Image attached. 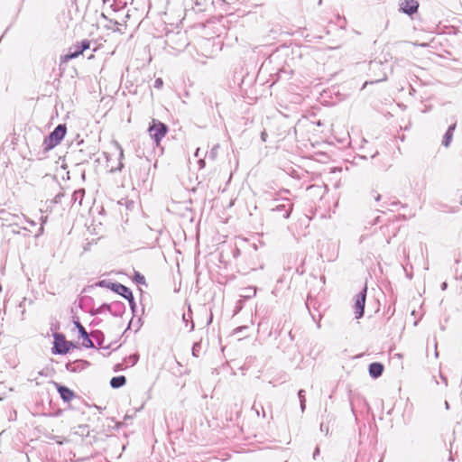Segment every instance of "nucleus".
<instances>
[{"label":"nucleus","mask_w":462,"mask_h":462,"mask_svg":"<svg viewBox=\"0 0 462 462\" xmlns=\"http://www.w3.org/2000/svg\"><path fill=\"white\" fill-rule=\"evenodd\" d=\"M110 289L126 299L129 303H134V296L131 290L121 283H111Z\"/></svg>","instance_id":"6"},{"label":"nucleus","mask_w":462,"mask_h":462,"mask_svg":"<svg viewBox=\"0 0 462 462\" xmlns=\"http://www.w3.org/2000/svg\"><path fill=\"white\" fill-rule=\"evenodd\" d=\"M66 125H59L48 136H46L42 143L44 151H50L58 145L66 134Z\"/></svg>","instance_id":"1"},{"label":"nucleus","mask_w":462,"mask_h":462,"mask_svg":"<svg viewBox=\"0 0 462 462\" xmlns=\"http://www.w3.org/2000/svg\"><path fill=\"white\" fill-rule=\"evenodd\" d=\"M110 310V306H109V305H107V304H103V305L100 307V309L98 310V311H97V312H101V311H102V310Z\"/></svg>","instance_id":"24"},{"label":"nucleus","mask_w":462,"mask_h":462,"mask_svg":"<svg viewBox=\"0 0 462 462\" xmlns=\"http://www.w3.org/2000/svg\"><path fill=\"white\" fill-rule=\"evenodd\" d=\"M456 123L452 124L448 131L446 132V134H444L443 136V140H442V144L445 146V147H448L451 141H452V137H453V132L455 131L456 129Z\"/></svg>","instance_id":"12"},{"label":"nucleus","mask_w":462,"mask_h":462,"mask_svg":"<svg viewBox=\"0 0 462 462\" xmlns=\"http://www.w3.org/2000/svg\"><path fill=\"white\" fill-rule=\"evenodd\" d=\"M305 402H303V401H302V402H300V410H301V411H304V410H305V407H306Z\"/></svg>","instance_id":"27"},{"label":"nucleus","mask_w":462,"mask_h":462,"mask_svg":"<svg viewBox=\"0 0 462 462\" xmlns=\"http://www.w3.org/2000/svg\"><path fill=\"white\" fill-rule=\"evenodd\" d=\"M366 286L356 296L355 300V315L356 319H360L364 315V310L365 305V299H366Z\"/></svg>","instance_id":"5"},{"label":"nucleus","mask_w":462,"mask_h":462,"mask_svg":"<svg viewBox=\"0 0 462 462\" xmlns=\"http://www.w3.org/2000/svg\"><path fill=\"white\" fill-rule=\"evenodd\" d=\"M126 378L124 375L115 376L110 381V385L112 388H119L125 384Z\"/></svg>","instance_id":"13"},{"label":"nucleus","mask_w":462,"mask_h":462,"mask_svg":"<svg viewBox=\"0 0 462 462\" xmlns=\"http://www.w3.org/2000/svg\"><path fill=\"white\" fill-rule=\"evenodd\" d=\"M148 131L152 139H153L155 143L158 145L161 140L167 134L168 126L165 124L153 119L152 125L149 126Z\"/></svg>","instance_id":"2"},{"label":"nucleus","mask_w":462,"mask_h":462,"mask_svg":"<svg viewBox=\"0 0 462 462\" xmlns=\"http://www.w3.org/2000/svg\"><path fill=\"white\" fill-rule=\"evenodd\" d=\"M287 203H283L276 206L273 208V211H284L283 217L288 218L292 211L293 205L289 202L288 199H285Z\"/></svg>","instance_id":"10"},{"label":"nucleus","mask_w":462,"mask_h":462,"mask_svg":"<svg viewBox=\"0 0 462 462\" xmlns=\"http://www.w3.org/2000/svg\"><path fill=\"white\" fill-rule=\"evenodd\" d=\"M193 329H194V324H193V323H191V326H190L189 330L191 331V330H193Z\"/></svg>","instance_id":"36"},{"label":"nucleus","mask_w":462,"mask_h":462,"mask_svg":"<svg viewBox=\"0 0 462 462\" xmlns=\"http://www.w3.org/2000/svg\"><path fill=\"white\" fill-rule=\"evenodd\" d=\"M129 304H130L131 309L134 310V307H135V302L134 301V303H129Z\"/></svg>","instance_id":"33"},{"label":"nucleus","mask_w":462,"mask_h":462,"mask_svg":"<svg viewBox=\"0 0 462 462\" xmlns=\"http://www.w3.org/2000/svg\"><path fill=\"white\" fill-rule=\"evenodd\" d=\"M3 399H4V397L0 395V401L3 400Z\"/></svg>","instance_id":"39"},{"label":"nucleus","mask_w":462,"mask_h":462,"mask_svg":"<svg viewBox=\"0 0 462 462\" xmlns=\"http://www.w3.org/2000/svg\"><path fill=\"white\" fill-rule=\"evenodd\" d=\"M445 406H446L447 409L448 408V402H445Z\"/></svg>","instance_id":"37"},{"label":"nucleus","mask_w":462,"mask_h":462,"mask_svg":"<svg viewBox=\"0 0 462 462\" xmlns=\"http://www.w3.org/2000/svg\"><path fill=\"white\" fill-rule=\"evenodd\" d=\"M266 136H267V134L265 132H263L262 134H261V138L263 142L266 141Z\"/></svg>","instance_id":"28"},{"label":"nucleus","mask_w":462,"mask_h":462,"mask_svg":"<svg viewBox=\"0 0 462 462\" xmlns=\"http://www.w3.org/2000/svg\"><path fill=\"white\" fill-rule=\"evenodd\" d=\"M85 195V189H79L78 190H75L72 194V200L74 203L79 202V205L80 206L82 204V199Z\"/></svg>","instance_id":"14"},{"label":"nucleus","mask_w":462,"mask_h":462,"mask_svg":"<svg viewBox=\"0 0 462 462\" xmlns=\"http://www.w3.org/2000/svg\"><path fill=\"white\" fill-rule=\"evenodd\" d=\"M441 289H442L443 291L447 289V282H443V283L441 284Z\"/></svg>","instance_id":"32"},{"label":"nucleus","mask_w":462,"mask_h":462,"mask_svg":"<svg viewBox=\"0 0 462 462\" xmlns=\"http://www.w3.org/2000/svg\"><path fill=\"white\" fill-rule=\"evenodd\" d=\"M199 164L200 168H204L205 167V161H204V159H199Z\"/></svg>","instance_id":"25"},{"label":"nucleus","mask_w":462,"mask_h":462,"mask_svg":"<svg viewBox=\"0 0 462 462\" xmlns=\"http://www.w3.org/2000/svg\"><path fill=\"white\" fill-rule=\"evenodd\" d=\"M72 346V343L67 341L63 335L58 333L54 335V353L60 355L67 354Z\"/></svg>","instance_id":"3"},{"label":"nucleus","mask_w":462,"mask_h":462,"mask_svg":"<svg viewBox=\"0 0 462 462\" xmlns=\"http://www.w3.org/2000/svg\"><path fill=\"white\" fill-rule=\"evenodd\" d=\"M189 318H190V316L187 317L186 314L182 315V319H183L184 322H188Z\"/></svg>","instance_id":"30"},{"label":"nucleus","mask_w":462,"mask_h":462,"mask_svg":"<svg viewBox=\"0 0 462 462\" xmlns=\"http://www.w3.org/2000/svg\"><path fill=\"white\" fill-rule=\"evenodd\" d=\"M201 350V343L196 342L192 346V355L195 357H199Z\"/></svg>","instance_id":"16"},{"label":"nucleus","mask_w":462,"mask_h":462,"mask_svg":"<svg viewBox=\"0 0 462 462\" xmlns=\"http://www.w3.org/2000/svg\"><path fill=\"white\" fill-rule=\"evenodd\" d=\"M82 337H83L82 346L84 347H87V348L95 347L94 342L92 341V339L89 338L88 334L82 336Z\"/></svg>","instance_id":"15"},{"label":"nucleus","mask_w":462,"mask_h":462,"mask_svg":"<svg viewBox=\"0 0 462 462\" xmlns=\"http://www.w3.org/2000/svg\"><path fill=\"white\" fill-rule=\"evenodd\" d=\"M57 385V390L60 395V398L64 401V402H69L71 401L74 397H75V393L73 391H71L70 389H69L68 387L66 386H63V385H60V384H56Z\"/></svg>","instance_id":"9"},{"label":"nucleus","mask_w":462,"mask_h":462,"mask_svg":"<svg viewBox=\"0 0 462 462\" xmlns=\"http://www.w3.org/2000/svg\"><path fill=\"white\" fill-rule=\"evenodd\" d=\"M47 217H41V227L39 228V233L36 235L37 236L43 234L44 228L43 225L47 222Z\"/></svg>","instance_id":"19"},{"label":"nucleus","mask_w":462,"mask_h":462,"mask_svg":"<svg viewBox=\"0 0 462 462\" xmlns=\"http://www.w3.org/2000/svg\"><path fill=\"white\" fill-rule=\"evenodd\" d=\"M380 198H381V196H380V195H378V196L376 197V200H379V199H380Z\"/></svg>","instance_id":"38"},{"label":"nucleus","mask_w":462,"mask_h":462,"mask_svg":"<svg viewBox=\"0 0 462 462\" xmlns=\"http://www.w3.org/2000/svg\"><path fill=\"white\" fill-rule=\"evenodd\" d=\"M373 73L374 74V79H376L382 75V70H375V72Z\"/></svg>","instance_id":"26"},{"label":"nucleus","mask_w":462,"mask_h":462,"mask_svg":"<svg viewBox=\"0 0 462 462\" xmlns=\"http://www.w3.org/2000/svg\"><path fill=\"white\" fill-rule=\"evenodd\" d=\"M369 69L371 72H375V70H382V75L380 77L374 79V80L371 81V83L381 82V81L386 80L387 74L385 71V64L383 63L382 61H376V60L371 61L369 64Z\"/></svg>","instance_id":"7"},{"label":"nucleus","mask_w":462,"mask_h":462,"mask_svg":"<svg viewBox=\"0 0 462 462\" xmlns=\"http://www.w3.org/2000/svg\"><path fill=\"white\" fill-rule=\"evenodd\" d=\"M26 221H27L31 226H35V222H34V221L30 220V219H26Z\"/></svg>","instance_id":"31"},{"label":"nucleus","mask_w":462,"mask_h":462,"mask_svg":"<svg viewBox=\"0 0 462 462\" xmlns=\"http://www.w3.org/2000/svg\"><path fill=\"white\" fill-rule=\"evenodd\" d=\"M419 4L416 0H402L401 3V10L407 14H412L417 12Z\"/></svg>","instance_id":"8"},{"label":"nucleus","mask_w":462,"mask_h":462,"mask_svg":"<svg viewBox=\"0 0 462 462\" xmlns=\"http://www.w3.org/2000/svg\"><path fill=\"white\" fill-rule=\"evenodd\" d=\"M90 48V42L88 40H83L80 42L73 45L69 48V52L65 55L64 59L66 60L75 59L79 56L84 51Z\"/></svg>","instance_id":"4"},{"label":"nucleus","mask_w":462,"mask_h":462,"mask_svg":"<svg viewBox=\"0 0 462 462\" xmlns=\"http://www.w3.org/2000/svg\"><path fill=\"white\" fill-rule=\"evenodd\" d=\"M163 85V81L161 78H158L154 80V84H153V87L155 88H161Z\"/></svg>","instance_id":"22"},{"label":"nucleus","mask_w":462,"mask_h":462,"mask_svg":"<svg viewBox=\"0 0 462 462\" xmlns=\"http://www.w3.org/2000/svg\"><path fill=\"white\" fill-rule=\"evenodd\" d=\"M305 391L304 390H300L299 393H298V397H299V400L300 402H306V399H305Z\"/></svg>","instance_id":"23"},{"label":"nucleus","mask_w":462,"mask_h":462,"mask_svg":"<svg viewBox=\"0 0 462 462\" xmlns=\"http://www.w3.org/2000/svg\"><path fill=\"white\" fill-rule=\"evenodd\" d=\"M217 148H218V144H216L210 151L208 156L209 158H211L212 160H214L217 156Z\"/></svg>","instance_id":"20"},{"label":"nucleus","mask_w":462,"mask_h":462,"mask_svg":"<svg viewBox=\"0 0 462 462\" xmlns=\"http://www.w3.org/2000/svg\"><path fill=\"white\" fill-rule=\"evenodd\" d=\"M319 454V448H316L314 453H313V457L316 458V457Z\"/></svg>","instance_id":"29"},{"label":"nucleus","mask_w":462,"mask_h":462,"mask_svg":"<svg viewBox=\"0 0 462 462\" xmlns=\"http://www.w3.org/2000/svg\"><path fill=\"white\" fill-rule=\"evenodd\" d=\"M75 326L76 328L79 329V332L80 334V336H84L86 334H88L87 330L85 329V328L81 325L80 322L77 321L75 322Z\"/></svg>","instance_id":"18"},{"label":"nucleus","mask_w":462,"mask_h":462,"mask_svg":"<svg viewBox=\"0 0 462 462\" xmlns=\"http://www.w3.org/2000/svg\"><path fill=\"white\" fill-rule=\"evenodd\" d=\"M195 156L196 157H199V148L197 149L196 152H195Z\"/></svg>","instance_id":"34"},{"label":"nucleus","mask_w":462,"mask_h":462,"mask_svg":"<svg viewBox=\"0 0 462 462\" xmlns=\"http://www.w3.org/2000/svg\"><path fill=\"white\" fill-rule=\"evenodd\" d=\"M134 279L138 283H144V277L139 273H135Z\"/></svg>","instance_id":"21"},{"label":"nucleus","mask_w":462,"mask_h":462,"mask_svg":"<svg viewBox=\"0 0 462 462\" xmlns=\"http://www.w3.org/2000/svg\"><path fill=\"white\" fill-rule=\"evenodd\" d=\"M383 372V365L381 363H372L369 365V374L373 378H378Z\"/></svg>","instance_id":"11"},{"label":"nucleus","mask_w":462,"mask_h":462,"mask_svg":"<svg viewBox=\"0 0 462 462\" xmlns=\"http://www.w3.org/2000/svg\"><path fill=\"white\" fill-rule=\"evenodd\" d=\"M92 337L97 341V344L101 346L102 344V338H103V333L99 330H96L91 333Z\"/></svg>","instance_id":"17"},{"label":"nucleus","mask_w":462,"mask_h":462,"mask_svg":"<svg viewBox=\"0 0 462 462\" xmlns=\"http://www.w3.org/2000/svg\"><path fill=\"white\" fill-rule=\"evenodd\" d=\"M320 430H321V431L325 430V428H324V424H323V423H321V424H320Z\"/></svg>","instance_id":"35"}]
</instances>
